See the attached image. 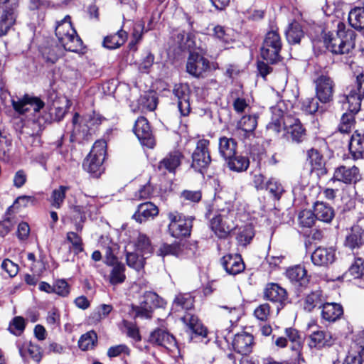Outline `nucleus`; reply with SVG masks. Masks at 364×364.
<instances>
[{
    "mask_svg": "<svg viewBox=\"0 0 364 364\" xmlns=\"http://www.w3.org/2000/svg\"><path fill=\"white\" fill-rule=\"evenodd\" d=\"M55 35L60 45L50 40L40 48V52L47 63H55L63 55L64 50L77 53L82 49V41L73 27L69 16L57 23Z\"/></svg>",
    "mask_w": 364,
    "mask_h": 364,
    "instance_id": "obj_1",
    "label": "nucleus"
},
{
    "mask_svg": "<svg viewBox=\"0 0 364 364\" xmlns=\"http://www.w3.org/2000/svg\"><path fill=\"white\" fill-rule=\"evenodd\" d=\"M355 33L338 22L336 31L325 33L323 41L327 49L338 55L348 54L355 48Z\"/></svg>",
    "mask_w": 364,
    "mask_h": 364,
    "instance_id": "obj_2",
    "label": "nucleus"
},
{
    "mask_svg": "<svg viewBox=\"0 0 364 364\" xmlns=\"http://www.w3.org/2000/svg\"><path fill=\"white\" fill-rule=\"evenodd\" d=\"M211 230L219 238H225L235 229V213L231 203L227 209H220L210 221Z\"/></svg>",
    "mask_w": 364,
    "mask_h": 364,
    "instance_id": "obj_3",
    "label": "nucleus"
},
{
    "mask_svg": "<svg viewBox=\"0 0 364 364\" xmlns=\"http://www.w3.org/2000/svg\"><path fill=\"white\" fill-rule=\"evenodd\" d=\"M107 153V142L105 140H97L83 163L85 171L95 176H99L102 172V164L105 159Z\"/></svg>",
    "mask_w": 364,
    "mask_h": 364,
    "instance_id": "obj_4",
    "label": "nucleus"
},
{
    "mask_svg": "<svg viewBox=\"0 0 364 364\" xmlns=\"http://www.w3.org/2000/svg\"><path fill=\"white\" fill-rule=\"evenodd\" d=\"M282 46L281 38L277 31L267 32L261 47L262 58L270 63L279 61Z\"/></svg>",
    "mask_w": 364,
    "mask_h": 364,
    "instance_id": "obj_5",
    "label": "nucleus"
},
{
    "mask_svg": "<svg viewBox=\"0 0 364 364\" xmlns=\"http://www.w3.org/2000/svg\"><path fill=\"white\" fill-rule=\"evenodd\" d=\"M316 99L323 104L333 101L336 84L326 73L318 74L314 80Z\"/></svg>",
    "mask_w": 364,
    "mask_h": 364,
    "instance_id": "obj_6",
    "label": "nucleus"
},
{
    "mask_svg": "<svg viewBox=\"0 0 364 364\" xmlns=\"http://www.w3.org/2000/svg\"><path fill=\"white\" fill-rule=\"evenodd\" d=\"M169 220L168 232L171 236L180 238L188 237L191 235L193 226V220L191 218H186L177 211L168 214Z\"/></svg>",
    "mask_w": 364,
    "mask_h": 364,
    "instance_id": "obj_7",
    "label": "nucleus"
},
{
    "mask_svg": "<svg viewBox=\"0 0 364 364\" xmlns=\"http://www.w3.org/2000/svg\"><path fill=\"white\" fill-rule=\"evenodd\" d=\"M210 141L202 139L198 141L196 147L192 154L191 167L202 174L207 170L211 162L208 149Z\"/></svg>",
    "mask_w": 364,
    "mask_h": 364,
    "instance_id": "obj_8",
    "label": "nucleus"
},
{
    "mask_svg": "<svg viewBox=\"0 0 364 364\" xmlns=\"http://www.w3.org/2000/svg\"><path fill=\"white\" fill-rule=\"evenodd\" d=\"M11 105L18 114H25L31 109L39 112L44 107V102L38 97L25 95L23 97L11 99Z\"/></svg>",
    "mask_w": 364,
    "mask_h": 364,
    "instance_id": "obj_9",
    "label": "nucleus"
},
{
    "mask_svg": "<svg viewBox=\"0 0 364 364\" xmlns=\"http://www.w3.org/2000/svg\"><path fill=\"white\" fill-rule=\"evenodd\" d=\"M134 132L141 144L148 148H153L155 139L147 119L144 117H139L134 126Z\"/></svg>",
    "mask_w": 364,
    "mask_h": 364,
    "instance_id": "obj_10",
    "label": "nucleus"
},
{
    "mask_svg": "<svg viewBox=\"0 0 364 364\" xmlns=\"http://www.w3.org/2000/svg\"><path fill=\"white\" fill-rule=\"evenodd\" d=\"M361 179V175L358 167L340 166L334 171L331 181H339L345 184H355Z\"/></svg>",
    "mask_w": 364,
    "mask_h": 364,
    "instance_id": "obj_11",
    "label": "nucleus"
},
{
    "mask_svg": "<svg viewBox=\"0 0 364 364\" xmlns=\"http://www.w3.org/2000/svg\"><path fill=\"white\" fill-rule=\"evenodd\" d=\"M264 298L277 306V312L285 305L287 292L277 284H268L264 290Z\"/></svg>",
    "mask_w": 364,
    "mask_h": 364,
    "instance_id": "obj_12",
    "label": "nucleus"
},
{
    "mask_svg": "<svg viewBox=\"0 0 364 364\" xmlns=\"http://www.w3.org/2000/svg\"><path fill=\"white\" fill-rule=\"evenodd\" d=\"M284 126L287 137L290 138L293 142L299 144L305 140L306 132L299 119L287 117L284 122Z\"/></svg>",
    "mask_w": 364,
    "mask_h": 364,
    "instance_id": "obj_13",
    "label": "nucleus"
},
{
    "mask_svg": "<svg viewBox=\"0 0 364 364\" xmlns=\"http://www.w3.org/2000/svg\"><path fill=\"white\" fill-rule=\"evenodd\" d=\"M208 68V60L196 53L190 54L186 63V70L190 75L199 77Z\"/></svg>",
    "mask_w": 364,
    "mask_h": 364,
    "instance_id": "obj_14",
    "label": "nucleus"
},
{
    "mask_svg": "<svg viewBox=\"0 0 364 364\" xmlns=\"http://www.w3.org/2000/svg\"><path fill=\"white\" fill-rule=\"evenodd\" d=\"M254 344L253 336L244 331L235 334L232 341L234 350L245 355L252 351Z\"/></svg>",
    "mask_w": 364,
    "mask_h": 364,
    "instance_id": "obj_15",
    "label": "nucleus"
},
{
    "mask_svg": "<svg viewBox=\"0 0 364 364\" xmlns=\"http://www.w3.org/2000/svg\"><path fill=\"white\" fill-rule=\"evenodd\" d=\"M335 339L331 332L324 330H315L309 336V346L311 348L321 349L333 345Z\"/></svg>",
    "mask_w": 364,
    "mask_h": 364,
    "instance_id": "obj_16",
    "label": "nucleus"
},
{
    "mask_svg": "<svg viewBox=\"0 0 364 364\" xmlns=\"http://www.w3.org/2000/svg\"><path fill=\"white\" fill-rule=\"evenodd\" d=\"M174 96L178 99V107L183 116H187L190 112L189 88L187 85H176L173 89Z\"/></svg>",
    "mask_w": 364,
    "mask_h": 364,
    "instance_id": "obj_17",
    "label": "nucleus"
},
{
    "mask_svg": "<svg viewBox=\"0 0 364 364\" xmlns=\"http://www.w3.org/2000/svg\"><path fill=\"white\" fill-rule=\"evenodd\" d=\"M362 98L363 97L353 88L348 95H341L338 102L342 104L343 109L351 113H357L360 109Z\"/></svg>",
    "mask_w": 364,
    "mask_h": 364,
    "instance_id": "obj_18",
    "label": "nucleus"
},
{
    "mask_svg": "<svg viewBox=\"0 0 364 364\" xmlns=\"http://www.w3.org/2000/svg\"><path fill=\"white\" fill-rule=\"evenodd\" d=\"M149 341L154 344L161 346L168 350H173L174 348H176L175 338L163 329L157 328L151 332Z\"/></svg>",
    "mask_w": 364,
    "mask_h": 364,
    "instance_id": "obj_19",
    "label": "nucleus"
},
{
    "mask_svg": "<svg viewBox=\"0 0 364 364\" xmlns=\"http://www.w3.org/2000/svg\"><path fill=\"white\" fill-rule=\"evenodd\" d=\"M364 244V229L359 225H353L348 232L344 246L352 251L360 249Z\"/></svg>",
    "mask_w": 364,
    "mask_h": 364,
    "instance_id": "obj_20",
    "label": "nucleus"
},
{
    "mask_svg": "<svg viewBox=\"0 0 364 364\" xmlns=\"http://www.w3.org/2000/svg\"><path fill=\"white\" fill-rule=\"evenodd\" d=\"M183 154L179 150L170 151L158 165L160 171H167L169 173H174L176 169L181 165Z\"/></svg>",
    "mask_w": 364,
    "mask_h": 364,
    "instance_id": "obj_21",
    "label": "nucleus"
},
{
    "mask_svg": "<svg viewBox=\"0 0 364 364\" xmlns=\"http://www.w3.org/2000/svg\"><path fill=\"white\" fill-rule=\"evenodd\" d=\"M16 7L17 3L12 1L11 7L4 10L0 16V36L6 35L14 25L17 16Z\"/></svg>",
    "mask_w": 364,
    "mask_h": 364,
    "instance_id": "obj_22",
    "label": "nucleus"
},
{
    "mask_svg": "<svg viewBox=\"0 0 364 364\" xmlns=\"http://www.w3.org/2000/svg\"><path fill=\"white\" fill-rule=\"evenodd\" d=\"M222 265L229 274L235 275L245 269V264L240 255H227L222 258Z\"/></svg>",
    "mask_w": 364,
    "mask_h": 364,
    "instance_id": "obj_23",
    "label": "nucleus"
},
{
    "mask_svg": "<svg viewBox=\"0 0 364 364\" xmlns=\"http://www.w3.org/2000/svg\"><path fill=\"white\" fill-rule=\"evenodd\" d=\"M159 214L156 205L151 202H146L138 205L137 210L133 215V218L139 223L153 218Z\"/></svg>",
    "mask_w": 364,
    "mask_h": 364,
    "instance_id": "obj_24",
    "label": "nucleus"
},
{
    "mask_svg": "<svg viewBox=\"0 0 364 364\" xmlns=\"http://www.w3.org/2000/svg\"><path fill=\"white\" fill-rule=\"evenodd\" d=\"M335 252L332 248L318 247L311 255L312 262L317 266H326L333 263Z\"/></svg>",
    "mask_w": 364,
    "mask_h": 364,
    "instance_id": "obj_25",
    "label": "nucleus"
},
{
    "mask_svg": "<svg viewBox=\"0 0 364 364\" xmlns=\"http://www.w3.org/2000/svg\"><path fill=\"white\" fill-rule=\"evenodd\" d=\"M349 150L354 159L364 157V133L355 131L350 137Z\"/></svg>",
    "mask_w": 364,
    "mask_h": 364,
    "instance_id": "obj_26",
    "label": "nucleus"
},
{
    "mask_svg": "<svg viewBox=\"0 0 364 364\" xmlns=\"http://www.w3.org/2000/svg\"><path fill=\"white\" fill-rule=\"evenodd\" d=\"M286 275L292 283L300 287L306 286L309 282L306 270L301 265L288 269Z\"/></svg>",
    "mask_w": 364,
    "mask_h": 364,
    "instance_id": "obj_27",
    "label": "nucleus"
},
{
    "mask_svg": "<svg viewBox=\"0 0 364 364\" xmlns=\"http://www.w3.org/2000/svg\"><path fill=\"white\" fill-rule=\"evenodd\" d=\"M343 314V309L338 303H324L322 306L321 317L328 322H335Z\"/></svg>",
    "mask_w": 364,
    "mask_h": 364,
    "instance_id": "obj_28",
    "label": "nucleus"
},
{
    "mask_svg": "<svg viewBox=\"0 0 364 364\" xmlns=\"http://www.w3.org/2000/svg\"><path fill=\"white\" fill-rule=\"evenodd\" d=\"M314 212L317 220L326 223H331L335 216L333 208L323 201H316L314 203Z\"/></svg>",
    "mask_w": 364,
    "mask_h": 364,
    "instance_id": "obj_29",
    "label": "nucleus"
},
{
    "mask_svg": "<svg viewBox=\"0 0 364 364\" xmlns=\"http://www.w3.org/2000/svg\"><path fill=\"white\" fill-rule=\"evenodd\" d=\"M272 118L271 122L267 125L269 132L274 134H279L282 129H284V122L288 116H284L282 109L277 106L272 108Z\"/></svg>",
    "mask_w": 364,
    "mask_h": 364,
    "instance_id": "obj_30",
    "label": "nucleus"
},
{
    "mask_svg": "<svg viewBox=\"0 0 364 364\" xmlns=\"http://www.w3.org/2000/svg\"><path fill=\"white\" fill-rule=\"evenodd\" d=\"M181 320L196 336H200L203 338L206 337L207 329L198 320V317L187 314L181 318Z\"/></svg>",
    "mask_w": 364,
    "mask_h": 364,
    "instance_id": "obj_31",
    "label": "nucleus"
},
{
    "mask_svg": "<svg viewBox=\"0 0 364 364\" xmlns=\"http://www.w3.org/2000/svg\"><path fill=\"white\" fill-rule=\"evenodd\" d=\"M325 301V297L320 289L311 291L309 294L304 303V308L307 311H311L314 309L322 307Z\"/></svg>",
    "mask_w": 364,
    "mask_h": 364,
    "instance_id": "obj_32",
    "label": "nucleus"
},
{
    "mask_svg": "<svg viewBox=\"0 0 364 364\" xmlns=\"http://www.w3.org/2000/svg\"><path fill=\"white\" fill-rule=\"evenodd\" d=\"M237 142L235 139L228 137H221L219 140V152L227 161L236 154Z\"/></svg>",
    "mask_w": 364,
    "mask_h": 364,
    "instance_id": "obj_33",
    "label": "nucleus"
},
{
    "mask_svg": "<svg viewBox=\"0 0 364 364\" xmlns=\"http://www.w3.org/2000/svg\"><path fill=\"white\" fill-rule=\"evenodd\" d=\"M348 21L356 30L364 33V7H355L348 14Z\"/></svg>",
    "mask_w": 364,
    "mask_h": 364,
    "instance_id": "obj_34",
    "label": "nucleus"
},
{
    "mask_svg": "<svg viewBox=\"0 0 364 364\" xmlns=\"http://www.w3.org/2000/svg\"><path fill=\"white\" fill-rule=\"evenodd\" d=\"M127 38V32L123 30H120L113 35L105 37L103 41V45L109 49H115L123 45Z\"/></svg>",
    "mask_w": 364,
    "mask_h": 364,
    "instance_id": "obj_35",
    "label": "nucleus"
},
{
    "mask_svg": "<svg viewBox=\"0 0 364 364\" xmlns=\"http://www.w3.org/2000/svg\"><path fill=\"white\" fill-rule=\"evenodd\" d=\"M304 32L301 26L298 22H292L289 24L286 31V37L288 42L291 44L299 43L301 39L304 38Z\"/></svg>",
    "mask_w": 364,
    "mask_h": 364,
    "instance_id": "obj_36",
    "label": "nucleus"
},
{
    "mask_svg": "<svg viewBox=\"0 0 364 364\" xmlns=\"http://www.w3.org/2000/svg\"><path fill=\"white\" fill-rule=\"evenodd\" d=\"M193 307V298L188 294H178L172 305L173 310L180 311L190 310Z\"/></svg>",
    "mask_w": 364,
    "mask_h": 364,
    "instance_id": "obj_37",
    "label": "nucleus"
},
{
    "mask_svg": "<svg viewBox=\"0 0 364 364\" xmlns=\"http://www.w3.org/2000/svg\"><path fill=\"white\" fill-rule=\"evenodd\" d=\"M135 251L139 252L146 257L153 252V247L150 239L146 235L139 233L136 242H134Z\"/></svg>",
    "mask_w": 364,
    "mask_h": 364,
    "instance_id": "obj_38",
    "label": "nucleus"
},
{
    "mask_svg": "<svg viewBox=\"0 0 364 364\" xmlns=\"http://www.w3.org/2000/svg\"><path fill=\"white\" fill-rule=\"evenodd\" d=\"M227 161L230 169L237 172L246 171L250 165L248 158L242 156H236V154Z\"/></svg>",
    "mask_w": 364,
    "mask_h": 364,
    "instance_id": "obj_39",
    "label": "nucleus"
},
{
    "mask_svg": "<svg viewBox=\"0 0 364 364\" xmlns=\"http://www.w3.org/2000/svg\"><path fill=\"white\" fill-rule=\"evenodd\" d=\"M142 304L149 309L163 308L166 305V301L158 294L153 291H146L144 294Z\"/></svg>",
    "mask_w": 364,
    "mask_h": 364,
    "instance_id": "obj_40",
    "label": "nucleus"
},
{
    "mask_svg": "<svg viewBox=\"0 0 364 364\" xmlns=\"http://www.w3.org/2000/svg\"><path fill=\"white\" fill-rule=\"evenodd\" d=\"M257 125L256 115H245L239 121L237 126L240 129L246 134H252Z\"/></svg>",
    "mask_w": 364,
    "mask_h": 364,
    "instance_id": "obj_41",
    "label": "nucleus"
},
{
    "mask_svg": "<svg viewBox=\"0 0 364 364\" xmlns=\"http://www.w3.org/2000/svg\"><path fill=\"white\" fill-rule=\"evenodd\" d=\"M97 342V336L94 331H90L81 336L78 346L82 350L92 349Z\"/></svg>",
    "mask_w": 364,
    "mask_h": 364,
    "instance_id": "obj_42",
    "label": "nucleus"
},
{
    "mask_svg": "<svg viewBox=\"0 0 364 364\" xmlns=\"http://www.w3.org/2000/svg\"><path fill=\"white\" fill-rule=\"evenodd\" d=\"M20 139L26 146H38L41 144V137L38 133H31L28 128L21 132Z\"/></svg>",
    "mask_w": 364,
    "mask_h": 364,
    "instance_id": "obj_43",
    "label": "nucleus"
},
{
    "mask_svg": "<svg viewBox=\"0 0 364 364\" xmlns=\"http://www.w3.org/2000/svg\"><path fill=\"white\" fill-rule=\"evenodd\" d=\"M147 257L140 254L139 252H127V263L130 267L139 271L144 266V261Z\"/></svg>",
    "mask_w": 364,
    "mask_h": 364,
    "instance_id": "obj_44",
    "label": "nucleus"
},
{
    "mask_svg": "<svg viewBox=\"0 0 364 364\" xmlns=\"http://www.w3.org/2000/svg\"><path fill=\"white\" fill-rule=\"evenodd\" d=\"M18 351L20 355L25 361L26 360V353L37 363H38L42 358L41 348L38 345L31 343H29L26 350H23L22 348H19Z\"/></svg>",
    "mask_w": 364,
    "mask_h": 364,
    "instance_id": "obj_45",
    "label": "nucleus"
},
{
    "mask_svg": "<svg viewBox=\"0 0 364 364\" xmlns=\"http://www.w3.org/2000/svg\"><path fill=\"white\" fill-rule=\"evenodd\" d=\"M68 190H69L68 186H60L58 188L53 191L50 197L52 206L57 209H59L61 207L65 198V194Z\"/></svg>",
    "mask_w": 364,
    "mask_h": 364,
    "instance_id": "obj_46",
    "label": "nucleus"
},
{
    "mask_svg": "<svg viewBox=\"0 0 364 364\" xmlns=\"http://www.w3.org/2000/svg\"><path fill=\"white\" fill-rule=\"evenodd\" d=\"M242 90L240 87L235 89L230 92V97L232 98V106L235 112H243L248 107V104L244 98L240 97Z\"/></svg>",
    "mask_w": 364,
    "mask_h": 364,
    "instance_id": "obj_47",
    "label": "nucleus"
},
{
    "mask_svg": "<svg viewBox=\"0 0 364 364\" xmlns=\"http://www.w3.org/2000/svg\"><path fill=\"white\" fill-rule=\"evenodd\" d=\"M125 267L121 263L115 264L110 272L109 282L112 284L122 283L125 279Z\"/></svg>",
    "mask_w": 364,
    "mask_h": 364,
    "instance_id": "obj_48",
    "label": "nucleus"
},
{
    "mask_svg": "<svg viewBox=\"0 0 364 364\" xmlns=\"http://www.w3.org/2000/svg\"><path fill=\"white\" fill-rule=\"evenodd\" d=\"M25 328L26 321L24 318L18 316L13 318L10 321L8 330L11 333L19 336L23 333Z\"/></svg>",
    "mask_w": 364,
    "mask_h": 364,
    "instance_id": "obj_49",
    "label": "nucleus"
},
{
    "mask_svg": "<svg viewBox=\"0 0 364 364\" xmlns=\"http://www.w3.org/2000/svg\"><path fill=\"white\" fill-rule=\"evenodd\" d=\"M307 160L313 170H319L323 166V159L317 149H311L307 151Z\"/></svg>",
    "mask_w": 364,
    "mask_h": 364,
    "instance_id": "obj_50",
    "label": "nucleus"
},
{
    "mask_svg": "<svg viewBox=\"0 0 364 364\" xmlns=\"http://www.w3.org/2000/svg\"><path fill=\"white\" fill-rule=\"evenodd\" d=\"M354 113H344L338 125V130L341 133H349L355 126Z\"/></svg>",
    "mask_w": 364,
    "mask_h": 364,
    "instance_id": "obj_51",
    "label": "nucleus"
},
{
    "mask_svg": "<svg viewBox=\"0 0 364 364\" xmlns=\"http://www.w3.org/2000/svg\"><path fill=\"white\" fill-rule=\"evenodd\" d=\"M316 220L314 212L310 210H304L301 211L298 216L299 225L303 228H311Z\"/></svg>",
    "mask_w": 364,
    "mask_h": 364,
    "instance_id": "obj_52",
    "label": "nucleus"
},
{
    "mask_svg": "<svg viewBox=\"0 0 364 364\" xmlns=\"http://www.w3.org/2000/svg\"><path fill=\"white\" fill-rule=\"evenodd\" d=\"M265 188L277 200L280 198L284 192L283 186L274 178H270L268 180L266 183Z\"/></svg>",
    "mask_w": 364,
    "mask_h": 364,
    "instance_id": "obj_53",
    "label": "nucleus"
},
{
    "mask_svg": "<svg viewBox=\"0 0 364 364\" xmlns=\"http://www.w3.org/2000/svg\"><path fill=\"white\" fill-rule=\"evenodd\" d=\"M285 334L292 343L293 350H298L301 346L303 340L299 331L293 328H287L285 330Z\"/></svg>",
    "mask_w": 364,
    "mask_h": 364,
    "instance_id": "obj_54",
    "label": "nucleus"
},
{
    "mask_svg": "<svg viewBox=\"0 0 364 364\" xmlns=\"http://www.w3.org/2000/svg\"><path fill=\"white\" fill-rule=\"evenodd\" d=\"M271 315L270 306L267 304H259L254 310V316L255 318L261 321H267Z\"/></svg>",
    "mask_w": 364,
    "mask_h": 364,
    "instance_id": "obj_55",
    "label": "nucleus"
},
{
    "mask_svg": "<svg viewBox=\"0 0 364 364\" xmlns=\"http://www.w3.org/2000/svg\"><path fill=\"white\" fill-rule=\"evenodd\" d=\"M348 272L355 278L364 275V259L357 257L348 268Z\"/></svg>",
    "mask_w": 364,
    "mask_h": 364,
    "instance_id": "obj_56",
    "label": "nucleus"
},
{
    "mask_svg": "<svg viewBox=\"0 0 364 364\" xmlns=\"http://www.w3.org/2000/svg\"><path fill=\"white\" fill-rule=\"evenodd\" d=\"M87 207L76 205L73 208V218L76 221L75 229L77 231H81L82 229V223L85 220V212Z\"/></svg>",
    "mask_w": 364,
    "mask_h": 364,
    "instance_id": "obj_57",
    "label": "nucleus"
},
{
    "mask_svg": "<svg viewBox=\"0 0 364 364\" xmlns=\"http://www.w3.org/2000/svg\"><path fill=\"white\" fill-rule=\"evenodd\" d=\"M67 240L72 244V247L75 254L77 255L82 252V238L74 232H68L67 233Z\"/></svg>",
    "mask_w": 364,
    "mask_h": 364,
    "instance_id": "obj_58",
    "label": "nucleus"
},
{
    "mask_svg": "<svg viewBox=\"0 0 364 364\" xmlns=\"http://www.w3.org/2000/svg\"><path fill=\"white\" fill-rule=\"evenodd\" d=\"M213 36L221 43H224L225 46L228 45L232 41V39L228 31L221 26H216L214 27Z\"/></svg>",
    "mask_w": 364,
    "mask_h": 364,
    "instance_id": "obj_59",
    "label": "nucleus"
},
{
    "mask_svg": "<svg viewBox=\"0 0 364 364\" xmlns=\"http://www.w3.org/2000/svg\"><path fill=\"white\" fill-rule=\"evenodd\" d=\"M364 361V348L358 352H350L343 364H363Z\"/></svg>",
    "mask_w": 364,
    "mask_h": 364,
    "instance_id": "obj_60",
    "label": "nucleus"
},
{
    "mask_svg": "<svg viewBox=\"0 0 364 364\" xmlns=\"http://www.w3.org/2000/svg\"><path fill=\"white\" fill-rule=\"evenodd\" d=\"M181 252V249L178 245L173 244L168 245L164 244L161 246L158 251V255L159 256H166V255H174L178 256Z\"/></svg>",
    "mask_w": 364,
    "mask_h": 364,
    "instance_id": "obj_61",
    "label": "nucleus"
},
{
    "mask_svg": "<svg viewBox=\"0 0 364 364\" xmlns=\"http://www.w3.org/2000/svg\"><path fill=\"white\" fill-rule=\"evenodd\" d=\"M139 107L142 111H154L157 107V97L153 95H148L141 98V104L139 105Z\"/></svg>",
    "mask_w": 364,
    "mask_h": 364,
    "instance_id": "obj_62",
    "label": "nucleus"
},
{
    "mask_svg": "<svg viewBox=\"0 0 364 364\" xmlns=\"http://www.w3.org/2000/svg\"><path fill=\"white\" fill-rule=\"evenodd\" d=\"M254 235L255 232L252 227L247 225L239 233L237 240L242 245H245L250 242Z\"/></svg>",
    "mask_w": 364,
    "mask_h": 364,
    "instance_id": "obj_63",
    "label": "nucleus"
},
{
    "mask_svg": "<svg viewBox=\"0 0 364 364\" xmlns=\"http://www.w3.org/2000/svg\"><path fill=\"white\" fill-rule=\"evenodd\" d=\"M154 189L149 183L142 186L134 194L136 200H144L149 198L153 194Z\"/></svg>",
    "mask_w": 364,
    "mask_h": 364,
    "instance_id": "obj_64",
    "label": "nucleus"
}]
</instances>
